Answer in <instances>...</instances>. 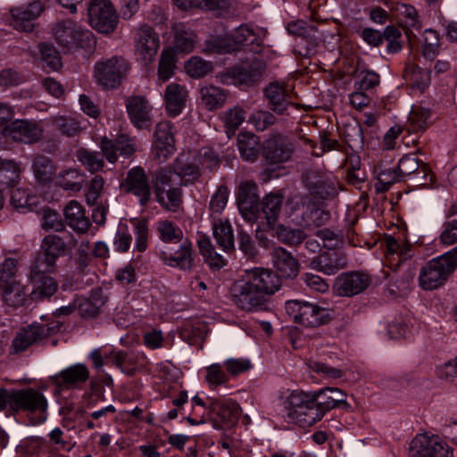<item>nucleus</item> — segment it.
Here are the masks:
<instances>
[{"label": "nucleus", "mask_w": 457, "mask_h": 457, "mask_svg": "<svg viewBox=\"0 0 457 457\" xmlns=\"http://www.w3.org/2000/svg\"><path fill=\"white\" fill-rule=\"evenodd\" d=\"M340 402L329 395V386L312 392H292L284 401L282 416L287 423L307 428L321 420L324 415L337 408Z\"/></svg>", "instance_id": "nucleus-1"}, {"label": "nucleus", "mask_w": 457, "mask_h": 457, "mask_svg": "<svg viewBox=\"0 0 457 457\" xmlns=\"http://www.w3.org/2000/svg\"><path fill=\"white\" fill-rule=\"evenodd\" d=\"M53 33L63 53H74L78 49L92 51L96 44L93 32L71 19L58 21Z\"/></svg>", "instance_id": "nucleus-2"}, {"label": "nucleus", "mask_w": 457, "mask_h": 457, "mask_svg": "<svg viewBox=\"0 0 457 457\" xmlns=\"http://www.w3.org/2000/svg\"><path fill=\"white\" fill-rule=\"evenodd\" d=\"M457 269V245L447 253L431 259L421 268L420 286L425 290L442 287Z\"/></svg>", "instance_id": "nucleus-3"}, {"label": "nucleus", "mask_w": 457, "mask_h": 457, "mask_svg": "<svg viewBox=\"0 0 457 457\" xmlns=\"http://www.w3.org/2000/svg\"><path fill=\"white\" fill-rule=\"evenodd\" d=\"M11 409L32 415V423H44L48 416V401L45 395L35 388H24L11 391Z\"/></svg>", "instance_id": "nucleus-4"}, {"label": "nucleus", "mask_w": 457, "mask_h": 457, "mask_svg": "<svg viewBox=\"0 0 457 457\" xmlns=\"http://www.w3.org/2000/svg\"><path fill=\"white\" fill-rule=\"evenodd\" d=\"M286 311L293 320L305 328H317L331 320L329 310L304 300H288Z\"/></svg>", "instance_id": "nucleus-5"}, {"label": "nucleus", "mask_w": 457, "mask_h": 457, "mask_svg": "<svg viewBox=\"0 0 457 457\" xmlns=\"http://www.w3.org/2000/svg\"><path fill=\"white\" fill-rule=\"evenodd\" d=\"M93 366L96 370H101L105 364H112L120 369V370L128 375L134 376L138 370L140 361L144 359L143 354L133 351H109L102 352L100 349H95L89 355Z\"/></svg>", "instance_id": "nucleus-6"}, {"label": "nucleus", "mask_w": 457, "mask_h": 457, "mask_svg": "<svg viewBox=\"0 0 457 457\" xmlns=\"http://www.w3.org/2000/svg\"><path fill=\"white\" fill-rule=\"evenodd\" d=\"M128 71L127 62L118 56L98 61L94 65V78L105 90L117 88Z\"/></svg>", "instance_id": "nucleus-7"}, {"label": "nucleus", "mask_w": 457, "mask_h": 457, "mask_svg": "<svg viewBox=\"0 0 457 457\" xmlns=\"http://www.w3.org/2000/svg\"><path fill=\"white\" fill-rule=\"evenodd\" d=\"M59 323H38L21 328L12 340L11 353H20L60 330Z\"/></svg>", "instance_id": "nucleus-8"}, {"label": "nucleus", "mask_w": 457, "mask_h": 457, "mask_svg": "<svg viewBox=\"0 0 457 457\" xmlns=\"http://www.w3.org/2000/svg\"><path fill=\"white\" fill-rule=\"evenodd\" d=\"M68 245L58 235L49 234L46 236L41 243V252L35 256L31 265L37 270H54L57 260L66 255Z\"/></svg>", "instance_id": "nucleus-9"}, {"label": "nucleus", "mask_w": 457, "mask_h": 457, "mask_svg": "<svg viewBox=\"0 0 457 457\" xmlns=\"http://www.w3.org/2000/svg\"><path fill=\"white\" fill-rule=\"evenodd\" d=\"M232 295L234 303L243 311L259 312L268 309V299L253 287L246 277L234 284Z\"/></svg>", "instance_id": "nucleus-10"}, {"label": "nucleus", "mask_w": 457, "mask_h": 457, "mask_svg": "<svg viewBox=\"0 0 457 457\" xmlns=\"http://www.w3.org/2000/svg\"><path fill=\"white\" fill-rule=\"evenodd\" d=\"M87 13L91 26L100 33L109 34L118 25V15L110 0H91Z\"/></svg>", "instance_id": "nucleus-11"}, {"label": "nucleus", "mask_w": 457, "mask_h": 457, "mask_svg": "<svg viewBox=\"0 0 457 457\" xmlns=\"http://www.w3.org/2000/svg\"><path fill=\"white\" fill-rule=\"evenodd\" d=\"M410 457H453V450L438 436L417 435L409 445Z\"/></svg>", "instance_id": "nucleus-12"}, {"label": "nucleus", "mask_w": 457, "mask_h": 457, "mask_svg": "<svg viewBox=\"0 0 457 457\" xmlns=\"http://www.w3.org/2000/svg\"><path fill=\"white\" fill-rule=\"evenodd\" d=\"M9 139L24 145L37 144L42 140L44 128L40 121L35 120L17 119L4 126Z\"/></svg>", "instance_id": "nucleus-13"}, {"label": "nucleus", "mask_w": 457, "mask_h": 457, "mask_svg": "<svg viewBox=\"0 0 457 457\" xmlns=\"http://www.w3.org/2000/svg\"><path fill=\"white\" fill-rule=\"evenodd\" d=\"M303 182L314 198L329 200L337 195L336 183L320 170L309 169L303 175Z\"/></svg>", "instance_id": "nucleus-14"}, {"label": "nucleus", "mask_w": 457, "mask_h": 457, "mask_svg": "<svg viewBox=\"0 0 457 457\" xmlns=\"http://www.w3.org/2000/svg\"><path fill=\"white\" fill-rule=\"evenodd\" d=\"M262 155L269 164L288 162L294 153L292 142L282 134L277 133L262 144Z\"/></svg>", "instance_id": "nucleus-15"}, {"label": "nucleus", "mask_w": 457, "mask_h": 457, "mask_svg": "<svg viewBox=\"0 0 457 457\" xmlns=\"http://www.w3.org/2000/svg\"><path fill=\"white\" fill-rule=\"evenodd\" d=\"M179 247L168 246L160 252V259L163 264L180 270H191L194 266L193 244L189 238L179 243Z\"/></svg>", "instance_id": "nucleus-16"}, {"label": "nucleus", "mask_w": 457, "mask_h": 457, "mask_svg": "<svg viewBox=\"0 0 457 457\" xmlns=\"http://www.w3.org/2000/svg\"><path fill=\"white\" fill-rule=\"evenodd\" d=\"M284 203V197L280 194L267 195L259 203L254 214L256 218L251 222L260 223L262 229H275L276 223L280 214Z\"/></svg>", "instance_id": "nucleus-17"}, {"label": "nucleus", "mask_w": 457, "mask_h": 457, "mask_svg": "<svg viewBox=\"0 0 457 457\" xmlns=\"http://www.w3.org/2000/svg\"><path fill=\"white\" fill-rule=\"evenodd\" d=\"M371 281V277L366 272H345L337 277L334 289L340 296L351 297L363 292Z\"/></svg>", "instance_id": "nucleus-18"}, {"label": "nucleus", "mask_w": 457, "mask_h": 457, "mask_svg": "<svg viewBox=\"0 0 457 457\" xmlns=\"http://www.w3.org/2000/svg\"><path fill=\"white\" fill-rule=\"evenodd\" d=\"M123 187L127 193L132 194L138 199L140 206H145L152 195L149 178L145 170L139 166L130 169L126 176Z\"/></svg>", "instance_id": "nucleus-19"}, {"label": "nucleus", "mask_w": 457, "mask_h": 457, "mask_svg": "<svg viewBox=\"0 0 457 457\" xmlns=\"http://www.w3.org/2000/svg\"><path fill=\"white\" fill-rule=\"evenodd\" d=\"M43 10V4L39 1H34L28 5L12 7L10 9V25L19 31L29 32L34 29L35 21Z\"/></svg>", "instance_id": "nucleus-20"}, {"label": "nucleus", "mask_w": 457, "mask_h": 457, "mask_svg": "<svg viewBox=\"0 0 457 457\" xmlns=\"http://www.w3.org/2000/svg\"><path fill=\"white\" fill-rule=\"evenodd\" d=\"M100 147L106 160L114 163L118 154L129 158L136 152L137 139L125 134L119 135L114 139L104 137L101 140Z\"/></svg>", "instance_id": "nucleus-21"}, {"label": "nucleus", "mask_w": 457, "mask_h": 457, "mask_svg": "<svg viewBox=\"0 0 457 457\" xmlns=\"http://www.w3.org/2000/svg\"><path fill=\"white\" fill-rule=\"evenodd\" d=\"M159 46V36L152 27L144 24L136 30V52L145 64L154 60Z\"/></svg>", "instance_id": "nucleus-22"}, {"label": "nucleus", "mask_w": 457, "mask_h": 457, "mask_svg": "<svg viewBox=\"0 0 457 457\" xmlns=\"http://www.w3.org/2000/svg\"><path fill=\"white\" fill-rule=\"evenodd\" d=\"M245 277L267 299L282 286L280 276L270 269L254 268L247 270Z\"/></svg>", "instance_id": "nucleus-23"}, {"label": "nucleus", "mask_w": 457, "mask_h": 457, "mask_svg": "<svg viewBox=\"0 0 457 457\" xmlns=\"http://www.w3.org/2000/svg\"><path fill=\"white\" fill-rule=\"evenodd\" d=\"M264 70V62L255 58L250 62L242 63L230 68L228 71V75L234 84L251 87L260 80Z\"/></svg>", "instance_id": "nucleus-24"}, {"label": "nucleus", "mask_w": 457, "mask_h": 457, "mask_svg": "<svg viewBox=\"0 0 457 457\" xmlns=\"http://www.w3.org/2000/svg\"><path fill=\"white\" fill-rule=\"evenodd\" d=\"M263 96L270 110L278 115L288 114V108L295 105L289 91L278 82H271L266 86Z\"/></svg>", "instance_id": "nucleus-25"}, {"label": "nucleus", "mask_w": 457, "mask_h": 457, "mask_svg": "<svg viewBox=\"0 0 457 457\" xmlns=\"http://www.w3.org/2000/svg\"><path fill=\"white\" fill-rule=\"evenodd\" d=\"M126 109L131 123L139 129H147L152 125V105L141 96H131L126 100Z\"/></svg>", "instance_id": "nucleus-26"}, {"label": "nucleus", "mask_w": 457, "mask_h": 457, "mask_svg": "<svg viewBox=\"0 0 457 457\" xmlns=\"http://www.w3.org/2000/svg\"><path fill=\"white\" fill-rule=\"evenodd\" d=\"M175 151L171 126L169 122H160L154 131L153 145L154 158L159 163L164 162Z\"/></svg>", "instance_id": "nucleus-27"}, {"label": "nucleus", "mask_w": 457, "mask_h": 457, "mask_svg": "<svg viewBox=\"0 0 457 457\" xmlns=\"http://www.w3.org/2000/svg\"><path fill=\"white\" fill-rule=\"evenodd\" d=\"M89 378V370L85 364L71 365L51 377L52 383L57 390L79 387Z\"/></svg>", "instance_id": "nucleus-28"}, {"label": "nucleus", "mask_w": 457, "mask_h": 457, "mask_svg": "<svg viewBox=\"0 0 457 457\" xmlns=\"http://www.w3.org/2000/svg\"><path fill=\"white\" fill-rule=\"evenodd\" d=\"M29 279L34 285V288L30 293V298L34 301H42L49 299L53 296L58 289V283L56 280L47 276L54 270H37L34 265L29 268Z\"/></svg>", "instance_id": "nucleus-29"}, {"label": "nucleus", "mask_w": 457, "mask_h": 457, "mask_svg": "<svg viewBox=\"0 0 457 457\" xmlns=\"http://www.w3.org/2000/svg\"><path fill=\"white\" fill-rule=\"evenodd\" d=\"M257 186L252 181L242 182L237 194V204L242 217L250 221L256 218L255 212L259 204Z\"/></svg>", "instance_id": "nucleus-30"}, {"label": "nucleus", "mask_w": 457, "mask_h": 457, "mask_svg": "<svg viewBox=\"0 0 457 457\" xmlns=\"http://www.w3.org/2000/svg\"><path fill=\"white\" fill-rule=\"evenodd\" d=\"M241 414V408L237 402L229 398L212 399L207 416L212 419L213 415L220 418V422L227 425H234L238 420Z\"/></svg>", "instance_id": "nucleus-31"}, {"label": "nucleus", "mask_w": 457, "mask_h": 457, "mask_svg": "<svg viewBox=\"0 0 457 457\" xmlns=\"http://www.w3.org/2000/svg\"><path fill=\"white\" fill-rule=\"evenodd\" d=\"M287 30L288 34L303 37L306 40L307 46L304 52L300 51L302 55L310 58L315 54L318 46L317 27L315 25L308 23L303 20H297L288 22Z\"/></svg>", "instance_id": "nucleus-32"}, {"label": "nucleus", "mask_w": 457, "mask_h": 457, "mask_svg": "<svg viewBox=\"0 0 457 457\" xmlns=\"http://www.w3.org/2000/svg\"><path fill=\"white\" fill-rule=\"evenodd\" d=\"M272 263L278 276L284 278H295L299 272V263L297 260L285 248L277 246L271 252Z\"/></svg>", "instance_id": "nucleus-33"}, {"label": "nucleus", "mask_w": 457, "mask_h": 457, "mask_svg": "<svg viewBox=\"0 0 457 457\" xmlns=\"http://www.w3.org/2000/svg\"><path fill=\"white\" fill-rule=\"evenodd\" d=\"M397 168L402 178L412 176L420 185L428 184L429 169L426 163L420 162L414 154L402 157Z\"/></svg>", "instance_id": "nucleus-34"}, {"label": "nucleus", "mask_w": 457, "mask_h": 457, "mask_svg": "<svg viewBox=\"0 0 457 457\" xmlns=\"http://www.w3.org/2000/svg\"><path fill=\"white\" fill-rule=\"evenodd\" d=\"M345 255L338 251L325 252L311 262V267L326 275H334L346 267Z\"/></svg>", "instance_id": "nucleus-35"}, {"label": "nucleus", "mask_w": 457, "mask_h": 457, "mask_svg": "<svg viewBox=\"0 0 457 457\" xmlns=\"http://www.w3.org/2000/svg\"><path fill=\"white\" fill-rule=\"evenodd\" d=\"M172 167L175 174H177L179 186L192 184L200 177V168L195 158L191 160L188 155H179L175 159Z\"/></svg>", "instance_id": "nucleus-36"}, {"label": "nucleus", "mask_w": 457, "mask_h": 457, "mask_svg": "<svg viewBox=\"0 0 457 457\" xmlns=\"http://www.w3.org/2000/svg\"><path fill=\"white\" fill-rule=\"evenodd\" d=\"M106 301L107 297L104 295L103 289L99 287L92 289L88 298L76 297L78 311L84 318L97 316Z\"/></svg>", "instance_id": "nucleus-37"}, {"label": "nucleus", "mask_w": 457, "mask_h": 457, "mask_svg": "<svg viewBox=\"0 0 457 457\" xmlns=\"http://www.w3.org/2000/svg\"><path fill=\"white\" fill-rule=\"evenodd\" d=\"M187 91L184 86L170 83L164 92L166 110L170 116L176 117L181 113L186 105Z\"/></svg>", "instance_id": "nucleus-38"}, {"label": "nucleus", "mask_w": 457, "mask_h": 457, "mask_svg": "<svg viewBox=\"0 0 457 457\" xmlns=\"http://www.w3.org/2000/svg\"><path fill=\"white\" fill-rule=\"evenodd\" d=\"M31 170L36 182L41 186H46L53 181L57 166L50 157L37 154L32 161Z\"/></svg>", "instance_id": "nucleus-39"}, {"label": "nucleus", "mask_w": 457, "mask_h": 457, "mask_svg": "<svg viewBox=\"0 0 457 457\" xmlns=\"http://www.w3.org/2000/svg\"><path fill=\"white\" fill-rule=\"evenodd\" d=\"M64 216L67 224L77 233H86L89 227L90 221L85 216V211L81 204L77 201H71L64 209Z\"/></svg>", "instance_id": "nucleus-40"}, {"label": "nucleus", "mask_w": 457, "mask_h": 457, "mask_svg": "<svg viewBox=\"0 0 457 457\" xmlns=\"http://www.w3.org/2000/svg\"><path fill=\"white\" fill-rule=\"evenodd\" d=\"M237 147L241 158L246 162L256 161L260 150V142L256 135L251 132H240L237 136Z\"/></svg>", "instance_id": "nucleus-41"}, {"label": "nucleus", "mask_w": 457, "mask_h": 457, "mask_svg": "<svg viewBox=\"0 0 457 457\" xmlns=\"http://www.w3.org/2000/svg\"><path fill=\"white\" fill-rule=\"evenodd\" d=\"M433 122L430 108L423 104L414 105L409 114V130L411 132H423Z\"/></svg>", "instance_id": "nucleus-42"}, {"label": "nucleus", "mask_w": 457, "mask_h": 457, "mask_svg": "<svg viewBox=\"0 0 457 457\" xmlns=\"http://www.w3.org/2000/svg\"><path fill=\"white\" fill-rule=\"evenodd\" d=\"M0 295H2L4 303L12 307L23 305L28 297L25 287L18 280L4 283Z\"/></svg>", "instance_id": "nucleus-43"}, {"label": "nucleus", "mask_w": 457, "mask_h": 457, "mask_svg": "<svg viewBox=\"0 0 457 457\" xmlns=\"http://www.w3.org/2000/svg\"><path fill=\"white\" fill-rule=\"evenodd\" d=\"M213 236L219 246L226 253L235 251L233 228L228 220L213 224Z\"/></svg>", "instance_id": "nucleus-44"}, {"label": "nucleus", "mask_w": 457, "mask_h": 457, "mask_svg": "<svg viewBox=\"0 0 457 457\" xmlns=\"http://www.w3.org/2000/svg\"><path fill=\"white\" fill-rule=\"evenodd\" d=\"M156 232L160 240L165 244H177L188 238L184 236L179 226L168 220H159L156 223Z\"/></svg>", "instance_id": "nucleus-45"}, {"label": "nucleus", "mask_w": 457, "mask_h": 457, "mask_svg": "<svg viewBox=\"0 0 457 457\" xmlns=\"http://www.w3.org/2000/svg\"><path fill=\"white\" fill-rule=\"evenodd\" d=\"M179 186L177 174L174 172L173 167L161 168L155 171L154 181V195L159 196L167 188Z\"/></svg>", "instance_id": "nucleus-46"}, {"label": "nucleus", "mask_w": 457, "mask_h": 457, "mask_svg": "<svg viewBox=\"0 0 457 457\" xmlns=\"http://www.w3.org/2000/svg\"><path fill=\"white\" fill-rule=\"evenodd\" d=\"M83 175L76 169L62 170L56 177V184L65 190L78 192L82 188Z\"/></svg>", "instance_id": "nucleus-47"}, {"label": "nucleus", "mask_w": 457, "mask_h": 457, "mask_svg": "<svg viewBox=\"0 0 457 457\" xmlns=\"http://www.w3.org/2000/svg\"><path fill=\"white\" fill-rule=\"evenodd\" d=\"M344 136L346 143L353 151L361 149L364 145V134L361 125L355 120L345 124Z\"/></svg>", "instance_id": "nucleus-48"}, {"label": "nucleus", "mask_w": 457, "mask_h": 457, "mask_svg": "<svg viewBox=\"0 0 457 457\" xmlns=\"http://www.w3.org/2000/svg\"><path fill=\"white\" fill-rule=\"evenodd\" d=\"M201 96L203 104L211 111L221 107L227 98L225 91L214 86L203 87Z\"/></svg>", "instance_id": "nucleus-49"}, {"label": "nucleus", "mask_w": 457, "mask_h": 457, "mask_svg": "<svg viewBox=\"0 0 457 457\" xmlns=\"http://www.w3.org/2000/svg\"><path fill=\"white\" fill-rule=\"evenodd\" d=\"M21 172V166L16 161L0 159V185H13L19 179Z\"/></svg>", "instance_id": "nucleus-50"}, {"label": "nucleus", "mask_w": 457, "mask_h": 457, "mask_svg": "<svg viewBox=\"0 0 457 457\" xmlns=\"http://www.w3.org/2000/svg\"><path fill=\"white\" fill-rule=\"evenodd\" d=\"M179 187L167 188L161 195H155L156 201L165 209L176 212L182 204V191Z\"/></svg>", "instance_id": "nucleus-51"}, {"label": "nucleus", "mask_w": 457, "mask_h": 457, "mask_svg": "<svg viewBox=\"0 0 457 457\" xmlns=\"http://www.w3.org/2000/svg\"><path fill=\"white\" fill-rule=\"evenodd\" d=\"M104 153L89 151L87 149H80L77 153L79 161L90 172H96L104 167Z\"/></svg>", "instance_id": "nucleus-52"}, {"label": "nucleus", "mask_w": 457, "mask_h": 457, "mask_svg": "<svg viewBox=\"0 0 457 457\" xmlns=\"http://www.w3.org/2000/svg\"><path fill=\"white\" fill-rule=\"evenodd\" d=\"M105 181L101 175H95L86 185V202L88 205H95L102 201Z\"/></svg>", "instance_id": "nucleus-53"}, {"label": "nucleus", "mask_w": 457, "mask_h": 457, "mask_svg": "<svg viewBox=\"0 0 457 457\" xmlns=\"http://www.w3.org/2000/svg\"><path fill=\"white\" fill-rule=\"evenodd\" d=\"M275 228L278 239L286 245H299L305 239V233L300 228H293L285 225H278Z\"/></svg>", "instance_id": "nucleus-54"}, {"label": "nucleus", "mask_w": 457, "mask_h": 457, "mask_svg": "<svg viewBox=\"0 0 457 457\" xmlns=\"http://www.w3.org/2000/svg\"><path fill=\"white\" fill-rule=\"evenodd\" d=\"M386 251L390 254H397L400 262L406 261L413 255L411 245L405 241H401L392 236L386 238Z\"/></svg>", "instance_id": "nucleus-55"}, {"label": "nucleus", "mask_w": 457, "mask_h": 457, "mask_svg": "<svg viewBox=\"0 0 457 457\" xmlns=\"http://www.w3.org/2000/svg\"><path fill=\"white\" fill-rule=\"evenodd\" d=\"M330 219L328 211H325L314 204L308 205L303 213V220L306 226L320 227L324 225Z\"/></svg>", "instance_id": "nucleus-56"}, {"label": "nucleus", "mask_w": 457, "mask_h": 457, "mask_svg": "<svg viewBox=\"0 0 457 457\" xmlns=\"http://www.w3.org/2000/svg\"><path fill=\"white\" fill-rule=\"evenodd\" d=\"M176 67V59L174 54L170 50H163L158 67V79L163 82L170 79Z\"/></svg>", "instance_id": "nucleus-57"}, {"label": "nucleus", "mask_w": 457, "mask_h": 457, "mask_svg": "<svg viewBox=\"0 0 457 457\" xmlns=\"http://www.w3.org/2000/svg\"><path fill=\"white\" fill-rule=\"evenodd\" d=\"M237 245L244 256L248 260L255 259L259 254L258 247L252 237L243 229L237 230Z\"/></svg>", "instance_id": "nucleus-58"}, {"label": "nucleus", "mask_w": 457, "mask_h": 457, "mask_svg": "<svg viewBox=\"0 0 457 457\" xmlns=\"http://www.w3.org/2000/svg\"><path fill=\"white\" fill-rule=\"evenodd\" d=\"M198 166L213 171L220 166V159L219 154L212 148L202 147L195 156Z\"/></svg>", "instance_id": "nucleus-59"}, {"label": "nucleus", "mask_w": 457, "mask_h": 457, "mask_svg": "<svg viewBox=\"0 0 457 457\" xmlns=\"http://www.w3.org/2000/svg\"><path fill=\"white\" fill-rule=\"evenodd\" d=\"M195 44V35L191 30L178 29L174 37V48L178 52L190 53Z\"/></svg>", "instance_id": "nucleus-60"}, {"label": "nucleus", "mask_w": 457, "mask_h": 457, "mask_svg": "<svg viewBox=\"0 0 457 457\" xmlns=\"http://www.w3.org/2000/svg\"><path fill=\"white\" fill-rule=\"evenodd\" d=\"M54 127L63 136L73 137L80 131L79 122L71 117L58 116L53 120Z\"/></svg>", "instance_id": "nucleus-61"}, {"label": "nucleus", "mask_w": 457, "mask_h": 457, "mask_svg": "<svg viewBox=\"0 0 457 457\" xmlns=\"http://www.w3.org/2000/svg\"><path fill=\"white\" fill-rule=\"evenodd\" d=\"M384 40L387 42L386 51L389 54L400 52L403 48L400 41L402 37L401 30L394 25H388L384 29Z\"/></svg>", "instance_id": "nucleus-62"}, {"label": "nucleus", "mask_w": 457, "mask_h": 457, "mask_svg": "<svg viewBox=\"0 0 457 457\" xmlns=\"http://www.w3.org/2000/svg\"><path fill=\"white\" fill-rule=\"evenodd\" d=\"M402 179L397 169H381L378 173L377 192H386L396 181Z\"/></svg>", "instance_id": "nucleus-63"}, {"label": "nucleus", "mask_w": 457, "mask_h": 457, "mask_svg": "<svg viewBox=\"0 0 457 457\" xmlns=\"http://www.w3.org/2000/svg\"><path fill=\"white\" fill-rule=\"evenodd\" d=\"M249 121L253 124L258 131H264L278 122V118L270 111L259 110L249 117Z\"/></svg>", "instance_id": "nucleus-64"}]
</instances>
